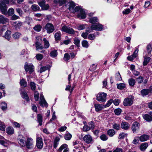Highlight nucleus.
Instances as JSON below:
<instances>
[{"instance_id": "nucleus-1", "label": "nucleus", "mask_w": 152, "mask_h": 152, "mask_svg": "<svg viewBox=\"0 0 152 152\" xmlns=\"http://www.w3.org/2000/svg\"><path fill=\"white\" fill-rule=\"evenodd\" d=\"M75 12H79L77 15V17L79 18L83 19L86 17V14L84 9L82 8L81 6H76L74 9Z\"/></svg>"}, {"instance_id": "nucleus-2", "label": "nucleus", "mask_w": 152, "mask_h": 152, "mask_svg": "<svg viewBox=\"0 0 152 152\" xmlns=\"http://www.w3.org/2000/svg\"><path fill=\"white\" fill-rule=\"evenodd\" d=\"M10 0H0V10L1 13L4 15L7 13V7L6 4H8L10 2Z\"/></svg>"}, {"instance_id": "nucleus-3", "label": "nucleus", "mask_w": 152, "mask_h": 152, "mask_svg": "<svg viewBox=\"0 0 152 152\" xmlns=\"http://www.w3.org/2000/svg\"><path fill=\"white\" fill-rule=\"evenodd\" d=\"M24 68L26 72L30 74L32 73L34 69V66L32 64H28L27 62L25 64Z\"/></svg>"}, {"instance_id": "nucleus-4", "label": "nucleus", "mask_w": 152, "mask_h": 152, "mask_svg": "<svg viewBox=\"0 0 152 152\" xmlns=\"http://www.w3.org/2000/svg\"><path fill=\"white\" fill-rule=\"evenodd\" d=\"M45 28L46 30L47 33L48 34L52 33L55 30L54 26L50 23H47L45 26Z\"/></svg>"}, {"instance_id": "nucleus-5", "label": "nucleus", "mask_w": 152, "mask_h": 152, "mask_svg": "<svg viewBox=\"0 0 152 152\" xmlns=\"http://www.w3.org/2000/svg\"><path fill=\"white\" fill-rule=\"evenodd\" d=\"M134 98L127 97L125 98L123 102L124 105L125 106H129L133 103Z\"/></svg>"}, {"instance_id": "nucleus-6", "label": "nucleus", "mask_w": 152, "mask_h": 152, "mask_svg": "<svg viewBox=\"0 0 152 152\" xmlns=\"http://www.w3.org/2000/svg\"><path fill=\"white\" fill-rule=\"evenodd\" d=\"M61 30L63 31L71 34H75V31L72 28L66 26H63L61 28Z\"/></svg>"}, {"instance_id": "nucleus-7", "label": "nucleus", "mask_w": 152, "mask_h": 152, "mask_svg": "<svg viewBox=\"0 0 152 152\" xmlns=\"http://www.w3.org/2000/svg\"><path fill=\"white\" fill-rule=\"evenodd\" d=\"M18 141L20 145L23 147L26 146V140L25 137L21 135L18 137Z\"/></svg>"}, {"instance_id": "nucleus-8", "label": "nucleus", "mask_w": 152, "mask_h": 152, "mask_svg": "<svg viewBox=\"0 0 152 152\" xmlns=\"http://www.w3.org/2000/svg\"><path fill=\"white\" fill-rule=\"evenodd\" d=\"M26 144V146L28 149L32 148L33 147V142L32 138L29 137H27Z\"/></svg>"}, {"instance_id": "nucleus-9", "label": "nucleus", "mask_w": 152, "mask_h": 152, "mask_svg": "<svg viewBox=\"0 0 152 152\" xmlns=\"http://www.w3.org/2000/svg\"><path fill=\"white\" fill-rule=\"evenodd\" d=\"M107 94L104 93H102L98 94L96 99L99 101L105 102L106 99Z\"/></svg>"}, {"instance_id": "nucleus-10", "label": "nucleus", "mask_w": 152, "mask_h": 152, "mask_svg": "<svg viewBox=\"0 0 152 152\" xmlns=\"http://www.w3.org/2000/svg\"><path fill=\"white\" fill-rule=\"evenodd\" d=\"M36 146L39 149L42 148L43 142L42 139L40 137H37L36 139Z\"/></svg>"}, {"instance_id": "nucleus-11", "label": "nucleus", "mask_w": 152, "mask_h": 152, "mask_svg": "<svg viewBox=\"0 0 152 152\" xmlns=\"http://www.w3.org/2000/svg\"><path fill=\"white\" fill-rule=\"evenodd\" d=\"M83 139L85 142L87 143H91L93 142L92 137L89 134L85 135Z\"/></svg>"}, {"instance_id": "nucleus-12", "label": "nucleus", "mask_w": 152, "mask_h": 152, "mask_svg": "<svg viewBox=\"0 0 152 152\" xmlns=\"http://www.w3.org/2000/svg\"><path fill=\"white\" fill-rule=\"evenodd\" d=\"M39 104L42 107H47L48 104L44 99L42 95L41 94L40 97Z\"/></svg>"}, {"instance_id": "nucleus-13", "label": "nucleus", "mask_w": 152, "mask_h": 152, "mask_svg": "<svg viewBox=\"0 0 152 152\" xmlns=\"http://www.w3.org/2000/svg\"><path fill=\"white\" fill-rule=\"evenodd\" d=\"M92 25L93 27V29L94 30L101 31L103 28V26L99 23H98Z\"/></svg>"}, {"instance_id": "nucleus-14", "label": "nucleus", "mask_w": 152, "mask_h": 152, "mask_svg": "<svg viewBox=\"0 0 152 152\" xmlns=\"http://www.w3.org/2000/svg\"><path fill=\"white\" fill-rule=\"evenodd\" d=\"M67 5L69 6V10L72 12L74 13V8L75 6V3L69 0V2L67 3Z\"/></svg>"}, {"instance_id": "nucleus-15", "label": "nucleus", "mask_w": 152, "mask_h": 152, "mask_svg": "<svg viewBox=\"0 0 152 152\" xmlns=\"http://www.w3.org/2000/svg\"><path fill=\"white\" fill-rule=\"evenodd\" d=\"M139 123L137 122H134L133 123L132 126V129L134 133H135L139 129Z\"/></svg>"}, {"instance_id": "nucleus-16", "label": "nucleus", "mask_w": 152, "mask_h": 152, "mask_svg": "<svg viewBox=\"0 0 152 152\" xmlns=\"http://www.w3.org/2000/svg\"><path fill=\"white\" fill-rule=\"evenodd\" d=\"M9 22V19L3 15H0V24H4Z\"/></svg>"}, {"instance_id": "nucleus-17", "label": "nucleus", "mask_w": 152, "mask_h": 152, "mask_svg": "<svg viewBox=\"0 0 152 152\" xmlns=\"http://www.w3.org/2000/svg\"><path fill=\"white\" fill-rule=\"evenodd\" d=\"M121 126L122 129L124 130H127L129 128L130 125L127 122H124L121 123Z\"/></svg>"}, {"instance_id": "nucleus-18", "label": "nucleus", "mask_w": 152, "mask_h": 152, "mask_svg": "<svg viewBox=\"0 0 152 152\" xmlns=\"http://www.w3.org/2000/svg\"><path fill=\"white\" fill-rule=\"evenodd\" d=\"M149 137L148 135L143 134L139 137V140L142 142H144L148 140Z\"/></svg>"}, {"instance_id": "nucleus-19", "label": "nucleus", "mask_w": 152, "mask_h": 152, "mask_svg": "<svg viewBox=\"0 0 152 152\" xmlns=\"http://www.w3.org/2000/svg\"><path fill=\"white\" fill-rule=\"evenodd\" d=\"M94 107L95 108V110L97 112L100 111L102 110V109L105 108L104 107V105L98 104H94Z\"/></svg>"}, {"instance_id": "nucleus-20", "label": "nucleus", "mask_w": 152, "mask_h": 152, "mask_svg": "<svg viewBox=\"0 0 152 152\" xmlns=\"http://www.w3.org/2000/svg\"><path fill=\"white\" fill-rule=\"evenodd\" d=\"M99 20L96 17H91L89 19V22L90 23L95 24L98 23Z\"/></svg>"}, {"instance_id": "nucleus-21", "label": "nucleus", "mask_w": 152, "mask_h": 152, "mask_svg": "<svg viewBox=\"0 0 152 152\" xmlns=\"http://www.w3.org/2000/svg\"><path fill=\"white\" fill-rule=\"evenodd\" d=\"M151 58L148 56L144 57V60L143 62V65L144 66L146 65L150 60Z\"/></svg>"}, {"instance_id": "nucleus-22", "label": "nucleus", "mask_w": 152, "mask_h": 152, "mask_svg": "<svg viewBox=\"0 0 152 152\" xmlns=\"http://www.w3.org/2000/svg\"><path fill=\"white\" fill-rule=\"evenodd\" d=\"M60 139L58 137H56L54 141L53 147L56 148L58 146L59 143Z\"/></svg>"}, {"instance_id": "nucleus-23", "label": "nucleus", "mask_w": 152, "mask_h": 152, "mask_svg": "<svg viewBox=\"0 0 152 152\" xmlns=\"http://www.w3.org/2000/svg\"><path fill=\"white\" fill-rule=\"evenodd\" d=\"M6 131L7 133L10 135L13 134L14 132L13 128L10 126L7 128Z\"/></svg>"}, {"instance_id": "nucleus-24", "label": "nucleus", "mask_w": 152, "mask_h": 152, "mask_svg": "<svg viewBox=\"0 0 152 152\" xmlns=\"http://www.w3.org/2000/svg\"><path fill=\"white\" fill-rule=\"evenodd\" d=\"M21 95L22 97L23 98L25 99L26 101H29V97L26 92L22 91L21 93Z\"/></svg>"}, {"instance_id": "nucleus-25", "label": "nucleus", "mask_w": 152, "mask_h": 152, "mask_svg": "<svg viewBox=\"0 0 152 152\" xmlns=\"http://www.w3.org/2000/svg\"><path fill=\"white\" fill-rule=\"evenodd\" d=\"M152 51V47L151 45L149 44L147 46V51L148 55L149 56H150L151 54Z\"/></svg>"}, {"instance_id": "nucleus-26", "label": "nucleus", "mask_w": 152, "mask_h": 152, "mask_svg": "<svg viewBox=\"0 0 152 152\" xmlns=\"http://www.w3.org/2000/svg\"><path fill=\"white\" fill-rule=\"evenodd\" d=\"M107 133L110 137H113L115 134V132L114 129H110L107 131Z\"/></svg>"}, {"instance_id": "nucleus-27", "label": "nucleus", "mask_w": 152, "mask_h": 152, "mask_svg": "<svg viewBox=\"0 0 152 152\" xmlns=\"http://www.w3.org/2000/svg\"><path fill=\"white\" fill-rule=\"evenodd\" d=\"M148 146V145L147 143H143L140 145V149L142 151H144L146 149Z\"/></svg>"}, {"instance_id": "nucleus-28", "label": "nucleus", "mask_w": 152, "mask_h": 152, "mask_svg": "<svg viewBox=\"0 0 152 152\" xmlns=\"http://www.w3.org/2000/svg\"><path fill=\"white\" fill-rule=\"evenodd\" d=\"M143 117L145 120L148 121H152V117L148 114L144 115Z\"/></svg>"}, {"instance_id": "nucleus-29", "label": "nucleus", "mask_w": 152, "mask_h": 152, "mask_svg": "<svg viewBox=\"0 0 152 152\" xmlns=\"http://www.w3.org/2000/svg\"><path fill=\"white\" fill-rule=\"evenodd\" d=\"M32 10L34 11H38L40 10V8L37 5L34 4L31 6Z\"/></svg>"}, {"instance_id": "nucleus-30", "label": "nucleus", "mask_w": 152, "mask_h": 152, "mask_svg": "<svg viewBox=\"0 0 152 152\" xmlns=\"http://www.w3.org/2000/svg\"><path fill=\"white\" fill-rule=\"evenodd\" d=\"M20 84L21 86L23 87H26L27 86L26 81L23 79L20 80Z\"/></svg>"}, {"instance_id": "nucleus-31", "label": "nucleus", "mask_w": 152, "mask_h": 152, "mask_svg": "<svg viewBox=\"0 0 152 152\" xmlns=\"http://www.w3.org/2000/svg\"><path fill=\"white\" fill-rule=\"evenodd\" d=\"M149 90L147 89H142L141 91V94L143 96L147 95L149 93Z\"/></svg>"}, {"instance_id": "nucleus-32", "label": "nucleus", "mask_w": 152, "mask_h": 152, "mask_svg": "<svg viewBox=\"0 0 152 152\" xmlns=\"http://www.w3.org/2000/svg\"><path fill=\"white\" fill-rule=\"evenodd\" d=\"M55 38L56 40H59L61 39V34L60 31H58L55 34Z\"/></svg>"}, {"instance_id": "nucleus-33", "label": "nucleus", "mask_w": 152, "mask_h": 152, "mask_svg": "<svg viewBox=\"0 0 152 152\" xmlns=\"http://www.w3.org/2000/svg\"><path fill=\"white\" fill-rule=\"evenodd\" d=\"M128 82L129 85L132 87L134 86L136 82L135 80L132 78L129 79Z\"/></svg>"}, {"instance_id": "nucleus-34", "label": "nucleus", "mask_w": 152, "mask_h": 152, "mask_svg": "<svg viewBox=\"0 0 152 152\" xmlns=\"http://www.w3.org/2000/svg\"><path fill=\"white\" fill-rule=\"evenodd\" d=\"M50 67L49 66H45L41 67L40 69V72L41 73L49 69Z\"/></svg>"}, {"instance_id": "nucleus-35", "label": "nucleus", "mask_w": 152, "mask_h": 152, "mask_svg": "<svg viewBox=\"0 0 152 152\" xmlns=\"http://www.w3.org/2000/svg\"><path fill=\"white\" fill-rule=\"evenodd\" d=\"M11 31H7L5 33L4 37L5 38L9 40L10 38Z\"/></svg>"}, {"instance_id": "nucleus-36", "label": "nucleus", "mask_w": 152, "mask_h": 152, "mask_svg": "<svg viewBox=\"0 0 152 152\" xmlns=\"http://www.w3.org/2000/svg\"><path fill=\"white\" fill-rule=\"evenodd\" d=\"M42 28V26L39 24H38L34 27V30L37 31H40Z\"/></svg>"}, {"instance_id": "nucleus-37", "label": "nucleus", "mask_w": 152, "mask_h": 152, "mask_svg": "<svg viewBox=\"0 0 152 152\" xmlns=\"http://www.w3.org/2000/svg\"><path fill=\"white\" fill-rule=\"evenodd\" d=\"M113 128L114 129L117 130H119L121 128L120 125L116 123H113Z\"/></svg>"}, {"instance_id": "nucleus-38", "label": "nucleus", "mask_w": 152, "mask_h": 152, "mask_svg": "<svg viewBox=\"0 0 152 152\" xmlns=\"http://www.w3.org/2000/svg\"><path fill=\"white\" fill-rule=\"evenodd\" d=\"M14 13V9L12 8H10L8 10L7 12V13L9 16H11ZM7 13L6 14V15Z\"/></svg>"}, {"instance_id": "nucleus-39", "label": "nucleus", "mask_w": 152, "mask_h": 152, "mask_svg": "<svg viewBox=\"0 0 152 152\" xmlns=\"http://www.w3.org/2000/svg\"><path fill=\"white\" fill-rule=\"evenodd\" d=\"M43 40L44 42V47L45 48H48L50 46V44L48 41L45 38L43 39Z\"/></svg>"}, {"instance_id": "nucleus-40", "label": "nucleus", "mask_w": 152, "mask_h": 152, "mask_svg": "<svg viewBox=\"0 0 152 152\" xmlns=\"http://www.w3.org/2000/svg\"><path fill=\"white\" fill-rule=\"evenodd\" d=\"M69 0H58L59 4L61 5L64 4H65L66 6L67 5V3L69 2Z\"/></svg>"}, {"instance_id": "nucleus-41", "label": "nucleus", "mask_w": 152, "mask_h": 152, "mask_svg": "<svg viewBox=\"0 0 152 152\" xmlns=\"http://www.w3.org/2000/svg\"><path fill=\"white\" fill-rule=\"evenodd\" d=\"M36 47L37 50L41 49L43 48V47L39 42H37L36 43Z\"/></svg>"}, {"instance_id": "nucleus-42", "label": "nucleus", "mask_w": 152, "mask_h": 152, "mask_svg": "<svg viewBox=\"0 0 152 152\" xmlns=\"http://www.w3.org/2000/svg\"><path fill=\"white\" fill-rule=\"evenodd\" d=\"M21 34L19 32H16L12 35V37L15 39H18L21 36Z\"/></svg>"}, {"instance_id": "nucleus-43", "label": "nucleus", "mask_w": 152, "mask_h": 152, "mask_svg": "<svg viewBox=\"0 0 152 152\" xmlns=\"http://www.w3.org/2000/svg\"><path fill=\"white\" fill-rule=\"evenodd\" d=\"M82 46L86 48H88L89 46L88 42L87 41L84 40L82 42Z\"/></svg>"}, {"instance_id": "nucleus-44", "label": "nucleus", "mask_w": 152, "mask_h": 152, "mask_svg": "<svg viewBox=\"0 0 152 152\" xmlns=\"http://www.w3.org/2000/svg\"><path fill=\"white\" fill-rule=\"evenodd\" d=\"M9 142L7 141L5 142L3 140H0V144L5 147H7L9 145Z\"/></svg>"}, {"instance_id": "nucleus-45", "label": "nucleus", "mask_w": 152, "mask_h": 152, "mask_svg": "<svg viewBox=\"0 0 152 152\" xmlns=\"http://www.w3.org/2000/svg\"><path fill=\"white\" fill-rule=\"evenodd\" d=\"M117 88L118 89L122 90L125 87V85L123 83H121L117 84Z\"/></svg>"}, {"instance_id": "nucleus-46", "label": "nucleus", "mask_w": 152, "mask_h": 152, "mask_svg": "<svg viewBox=\"0 0 152 152\" xmlns=\"http://www.w3.org/2000/svg\"><path fill=\"white\" fill-rule=\"evenodd\" d=\"M37 119L39 125H41L42 122V117L40 115L38 114L37 116Z\"/></svg>"}, {"instance_id": "nucleus-47", "label": "nucleus", "mask_w": 152, "mask_h": 152, "mask_svg": "<svg viewBox=\"0 0 152 152\" xmlns=\"http://www.w3.org/2000/svg\"><path fill=\"white\" fill-rule=\"evenodd\" d=\"M86 25V24H80L77 26V29L79 30H83L85 28Z\"/></svg>"}, {"instance_id": "nucleus-48", "label": "nucleus", "mask_w": 152, "mask_h": 152, "mask_svg": "<svg viewBox=\"0 0 152 152\" xmlns=\"http://www.w3.org/2000/svg\"><path fill=\"white\" fill-rule=\"evenodd\" d=\"M72 135L70 133L66 134L64 136L65 139L66 140H69L72 138Z\"/></svg>"}, {"instance_id": "nucleus-49", "label": "nucleus", "mask_w": 152, "mask_h": 152, "mask_svg": "<svg viewBox=\"0 0 152 152\" xmlns=\"http://www.w3.org/2000/svg\"><path fill=\"white\" fill-rule=\"evenodd\" d=\"M30 86L31 87V89L33 91H34L36 88L35 83L33 82H31L30 84Z\"/></svg>"}, {"instance_id": "nucleus-50", "label": "nucleus", "mask_w": 152, "mask_h": 152, "mask_svg": "<svg viewBox=\"0 0 152 152\" xmlns=\"http://www.w3.org/2000/svg\"><path fill=\"white\" fill-rule=\"evenodd\" d=\"M67 145L65 144L62 145L59 148L58 151L60 152H61L62 150L63 149H64L66 148H67Z\"/></svg>"}, {"instance_id": "nucleus-51", "label": "nucleus", "mask_w": 152, "mask_h": 152, "mask_svg": "<svg viewBox=\"0 0 152 152\" xmlns=\"http://www.w3.org/2000/svg\"><path fill=\"white\" fill-rule=\"evenodd\" d=\"M50 56L53 58L57 56V53L56 50L52 51L50 53Z\"/></svg>"}, {"instance_id": "nucleus-52", "label": "nucleus", "mask_w": 152, "mask_h": 152, "mask_svg": "<svg viewBox=\"0 0 152 152\" xmlns=\"http://www.w3.org/2000/svg\"><path fill=\"white\" fill-rule=\"evenodd\" d=\"M121 110L120 108L116 109L114 110V113L117 115H119L121 112Z\"/></svg>"}, {"instance_id": "nucleus-53", "label": "nucleus", "mask_w": 152, "mask_h": 152, "mask_svg": "<svg viewBox=\"0 0 152 152\" xmlns=\"http://www.w3.org/2000/svg\"><path fill=\"white\" fill-rule=\"evenodd\" d=\"M115 78L116 80H122V78L121 75L119 72H118L116 74Z\"/></svg>"}, {"instance_id": "nucleus-54", "label": "nucleus", "mask_w": 152, "mask_h": 152, "mask_svg": "<svg viewBox=\"0 0 152 152\" xmlns=\"http://www.w3.org/2000/svg\"><path fill=\"white\" fill-rule=\"evenodd\" d=\"M93 29L94 28L93 25H92L91 26L88 27L87 28L86 30V31L88 32V33H89L91 32L93 30H94Z\"/></svg>"}, {"instance_id": "nucleus-55", "label": "nucleus", "mask_w": 152, "mask_h": 152, "mask_svg": "<svg viewBox=\"0 0 152 152\" xmlns=\"http://www.w3.org/2000/svg\"><path fill=\"white\" fill-rule=\"evenodd\" d=\"M36 57L38 60L40 61L43 58V55L41 54H37L36 56Z\"/></svg>"}, {"instance_id": "nucleus-56", "label": "nucleus", "mask_w": 152, "mask_h": 152, "mask_svg": "<svg viewBox=\"0 0 152 152\" xmlns=\"http://www.w3.org/2000/svg\"><path fill=\"white\" fill-rule=\"evenodd\" d=\"M70 58V56L69 55L68 53H66L65 54L64 56V59L65 61H68Z\"/></svg>"}, {"instance_id": "nucleus-57", "label": "nucleus", "mask_w": 152, "mask_h": 152, "mask_svg": "<svg viewBox=\"0 0 152 152\" xmlns=\"http://www.w3.org/2000/svg\"><path fill=\"white\" fill-rule=\"evenodd\" d=\"M136 80L138 83H141L143 82V77L141 76H140L138 77L137 78Z\"/></svg>"}, {"instance_id": "nucleus-58", "label": "nucleus", "mask_w": 152, "mask_h": 152, "mask_svg": "<svg viewBox=\"0 0 152 152\" xmlns=\"http://www.w3.org/2000/svg\"><path fill=\"white\" fill-rule=\"evenodd\" d=\"M1 106L3 110H5L7 108V104L4 102L1 103Z\"/></svg>"}, {"instance_id": "nucleus-59", "label": "nucleus", "mask_w": 152, "mask_h": 152, "mask_svg": "<svg viewBox=\"0 0 152 152\" xmlns=\"http://www.w3.org/2000/svg\"><path fill=\"white\" fill-rule=\"evenodd\" d=\"M95 38V35L93 34H90L88 36V39H90V40H94Z\"/></svg>"}, {"instance_id": "nucleus-60", "label": "nucleus", "mask_w": 152, "mask_h": 152, "mask_svg": "<svg viewBox=\"0 0 152 152\" xmlns=\"http://www.w3.org/2000/svg\"><path fill=\"white\" fill-rule=\"evenodd\" d=\"M80 40L79 39H75L74 41V43L77 46L79 47L80 46Z\"/></svg>"}, {"instance_id": "nucleus-61", "label": "nucleus", "mask_w": 152, "mask_h": 152, "mask_svg": "<svg viewBox=\"0 0 152 152\" xmlns=\"http://www.w3.org/2000/svg\"><path fill=\"white\" fill-rule=\"evenodd\" d=\"M131 12L130 10L129 9H126L124 10L122 12V13L123 14L127 15L130 13Z\"/></svg>"}, {"instance_id": "nucleus-62", "label": "nucleus", "mask_w": 152, "mask_h": 152, "mask_svg": "<svg viewBox=\"0 0 152 152\" xmlns=\"http://www.w3.org/2000/svg\"><path fill=\"white\" fill-rule=\"evenodd\" d=\"M39 94L37 91H35L34 92V97L35 100L37 101L39 100Z\"/></svg>"}, {"instance_id": "nucleus-63", "label": "nucleus", "mask_w": 152, "mask_h": 152, "mask_svg": "<svg viewBox=\"0 0 152 152\" xmlns=\"http://www.w3.org/2000/svg\"><path fill=\"white\" fill-rule=\"evenodd\" d=\"M113 102V100L112 99H110L107 102V103L105 105H104V107H106L109 106L111 103Z\"/></svg>"}, {"instance_id": "nucleus-64", "label": "nucleus", "mask_w": 152, "mask_h": 152, "mask_svg": "<svg viewBox=\"0 0 152 152\" xmlns=\"http://www.w3.org/2000/svg\"><path fill=\"white\" fill-rule=\"evenodd\" d=\"M122 149L118 148H117L113 150V152H123Z\"/></svg>"}]
</instances>
